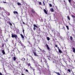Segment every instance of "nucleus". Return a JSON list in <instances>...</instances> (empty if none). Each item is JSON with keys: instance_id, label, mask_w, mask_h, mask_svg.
I'll use <instances>...</instances> for the list:
<instances>
[{"instance_id": "nucleus-1", "label": "nucleus", "mask_w": 75, "mask_h": 75, "mask_svg": "<svg viewBox=\"0 0 75 75\" xmlns=\"http://www.w3.org/2000/svg\"><path fill=\"white\" fill-rule=\"evenodd\" d=\"M11 37H12V38H15L16 40H17V38H18V37L17 36V35L16 34L13 35V34H11Z\"/></svg>"}, {"instance_id": "nucleus-2", "label": "nucleus", "mask_w": 75, "mask_h": 75, "mask_svg": "<svg viewBox=\"0 0 75 75\" xmlns=\"http://www.w3.org/2000/svg\"><path fill=\"white\" fill-rule=\"evenodd\" d=\"M13 13L14 14H16V16H18V12L17 11H14L13 12Z\"/></svg>"}, {"instance_id": "nucleus-3", "label": "nucleus", "mask_w": 75, "mask_h": 75, "mask_svg": "<svg viewBox=\"0 0 75 75\" xmlns=\"http://www.w3.org/2000/svg\"><path fill=\"white\" fill-rule=\"evenodd\" d=\"M46 47H47V49L48 50H50V47H49V46H48V45L47 44H46Z\"/></svg>"}, {"instance_id": "nucleus-4", "label": "nucleus", "mask_w": 75, "mask_h": 75, "mask_svg": "<svg viewBox=\"0 0 75 75\" xmlns=\"http://www.w3.org/2000/svg\"><path fill=\"white\" fill-rule=\"evenodd\" d=\"M1 51H2V54H4V55L5 54V52H4V50H1Z\"/></svg>"}, {"instance_id": "nucleus-5", "label": "nucleus", "mask_w": 75, "mask_h": 75, "mask_svg": "<svg viewBox=\"0 0 75 75\" xmlns=\"http://www.w3.org/2000/svg\"><path fill=\"white\" fill-rule=\"evenodd\" d=\"M33 53L34 54V55H35V56H37V54H36V52H34V51H33Z\"/></svg>"}, {"instance_id": "nucleus-6", "label": "nucleus", "mask_w": 75, "mask_h": 75, "mask_svg": "<svg viewBox=\"0 0 75 75\" xmlns=\"http://www.w3.org/2000/svg\"><path fill=\"white\" fill-rule=\"evenodd\" d=\"M31 11L33 14H35V11H34V10L33 9Z\"/></svg>"}, {"instance_id": "nucleus-7", "label": "nucleus", "mask_w": 75, "mask_h": 75, "mask_svg": "<svg viewBox=\"0 0 75 75\" xmlns=\"http://www.w3.org/2000/svg\"><path fill=\"white\" fill-rule=\"evenodd\" d=\"M73 50V51L74 53H75V48L74 47H73L72 48Z\"/></svg>"}, {"instance_id": "nucleus-8", "label": "nucleus", "mask_w": 75, "mask_h": 75, "mask_svg": "<svg viewBox=\"0 0 75 75\" xmlns=\"http://www.w3.org/2000/svg\"><path fill=\"white\" fill-rule=\"evenodd\" d=\"M44 12L46 14H47V11L45 9H44Z\"/></svg>"}, {"instance_id": "nucleus-9", "label": "nucleus", "mask_w": 75, "mask_h": 75, "mask_svg": "<svg viewBox=\"0 0 75 75\" xmlns=\"http://www.w3.org/2000/svg\"><path fill=\"white\" fill-rule=\"evenodd\" d=\"M67 19H68V20L69 21L70 20L71 18H70V17L69 16H67Z\"/></svg>"}, {"instance_id": "nucleus-10", "label": "nucleus", "mask_w": 75, "mask_h": 75, "mask_svg": "<svg viewBox=\"0 0 75 75\" xmlns=\"http://www.w3.org/2000/svg\"><path fill=\"white\" fill-rule=\"evenodd\" d=\"M50 10H51V11L52 12H54V9H53V8H51Z\"/></svg>"}, {"instance_id": "nucleus-11", "label": "nucleus", "mask_w": 75, "mask_h": 75, "mask_svg": "<svg viewBox=\"0 0 75 75\" xmlns=\"http://www.w3.org/2000/svg\"><path fill=\"white\" fill-rule=\"evenodd\" d=\"M6 14H7V15L8 16H10V13H9L8 12H6Z\"/></svg>"}, {"instance_id": "nucleus-12", "label": "nucleus", "mask_w": 75, "mask_h": 75, "mask_svg": "<svg viewBox=\"0 0 75 75\" xmlns=\"http://www.w3.org/2000/svg\"><path fill=\"white\" fill-rule=\"evenodd\" d=\"M21 37L23 39H24V36H23V34H21Z\"/></svg>"}, {"instance_id": "nucleus-13", "label": "nucleus", "mask_w": 75, "mask_h": 75, "mask_svg": "<svg viewBox=\"0 0 75 75\" xmlns=\"http://www.w3.org/2000/svg\"><path fill=\"white\" fill-rule=\"evenodd\" d=\"M59 50V53H62V51L61 50H60L59 49H58Z\"/></svg>"}, {"instance_id": "nucleus-14", "label": "nucleus", "mask_w": 75, "mask_h": 75, "mask_svg": "<svg viewBox=\"0 0 75 75\" xmlns=\"http://www.w3.org/2000/svg\"><path fill=\"white\" fill-rule=\"evenodd\" d=\"M70 39L71 41H72V40H73V38H72V36H70Z\"/></svg>"}, {"instance_id": "nucleus-15", "label": "nucleus", "mask_w": 75, "mask_h": 75, "mask_svg": "<svg viewBox=\"0 0 75 75\" xmlns=\"http://www.w3.org/2000/svg\"><path fill=\"white\" fill-rule=\"evenodd\" d=\"M16 60V57H13V61H15Z\"/></svg>"}, {"instance_id": "nucleus-16", "label": "nucleus", "mask_w": 75, "mask_h": 75, "mask_svg": "<svg viewBox=\"0 0 75 75\" xmlns=\"http://www.w3.org/2000/svg\"><path fill=\"white\" fill-rule=\"evenodd\" d=\"M55 74H57V75H61L59 72H55Z\"/></svg>"}, {"instance_id": "nucleus-17", "label": "nucleus", "mask_w": 75, "mask_h": 75, "mask_svg": "<svg viewBox=\"0 0 75 75\" xmlns=\"http://www.w3.org/2000/svg\"><path fill=\"white\" fill-rule=\"evenodd\" d=\"M33 26H34V27H36V28H38V26H36V25L35 24H34L33 25Z\"/></svg>"}, {"instance_id": "nucleus-18", "label": "nucleus", "mask_w": 75, "mask_h": 75, "mask_svg": "<svg viewBox=\"0 0 75 75\" xmlns=\"http://www.w3.org/2000/svg\"><path fill=\"white\" fill-rule=\"evenodd\" d=\"M47 41H49V40H50V38L49 37H47Z\"/></svg>"}, {"instance_id": "nucleus-19", "label": "nucleus", "mask_w": 75, "mask_h": 75, "mask_svg": "<svg viewBox=\"0 0 75 75\" xmlns=\"http://www.w3.org/2000/svg\"><path fill=\"white\" fill-rule=\"evenodd\" d=\"M17 4H18V6H20V5H21V3H20L19 2H18L17 3Z\"/></svg>"}, {"instance_id": "nucleus-20", "label": "nucleus", "mask_w": 75, "mask_h": 75, "mask_svg": "<svg viewBox=\"0 0 75 75\" xmlns=\"http://www.w3.org/2000/svg\"><path fill=\"white\" fill-rule=\"evenodd\" d=\"M8 23H9V24L10 25H11V26H12V24H11V23L10 22H8Z\"/></svg>"}, {"instance_id": "nucleus-21", "label": "nucleus", "mask_w": 75, "mask_h": 75, "mask_svg": "<svg viewBox=\"0 0 75 75\" xmlns=\"http://www.w3.org/2000/svg\"><path fill=\"white\" fill-rule=\"evenodd\" d=\"M66 27L67 28L68 30H69V27H68V26L66 25Z\"/></svg>"}, {"instance_id": "nucleus-22", "label": "nucleus", "mask_w": 75, "mask_h": 75, "mask_svg": "<svg viewBox=\"0 0 75 75\" xmlns=\"http://www.w3.org/2000/svg\"><path fill=\"white\" fill-rule=\"evenodd\" d=\"M4 43H2V47H3V48H4Z\"/></svg>"}, {"instance_id": "nucleus-23", "label": "nucleus", "mask_w": 75, "mask_h": 75, "mask_svg": "<svg viewBox=\"0 0 75 75\" xmlns=\"http://www.w3.org/2000/svg\"><path fill=\"white\" fill-rule=\"evenodd\" d=\"M31 69H33V71H34L35 69H34V68H33V67H31Z\"/></svg>"}, {"instance_id": "nucleus-24", "label": "nucleus", "mask_w": 75, "mask_h": 75, "mask_svg": "<svg viewBox=\"0 0 75 75\" xmlns=\"http://www.w3.org/2000/svg\"><path fill=\"white\" fill-rule=\"evenodd\" d=\"M71 16L72 18H75V16L73 15H71Z\"/></svg>"}, {"instance_id": "nucleus-25", "label": "nucleus", "mask_w": 75, "mask_h": 75, "mask_svg": "<svg viewBox=\"0 0 75 75\" xmlns=\"http://www.w3.org/2000/svg\"><path fill=\"white\" fill-rule=\"evenodd\" d=\"M21 45L22 47H24V45L23 44V43H21Z\"/></svg>"}, {"instance_id": "nucleus-26", "label": "nucleus", "mask_w": 75, "mask_h": 75, "mask_svg": "<svg viewBox=\"0 0 75 75\" xmlns=\"http://www.w3.org/2000/svg\"><path fill=\"white\" fill-rule=\"evenodd\" d=\"M67 71L68 72H71V70H70V69H68Z\"/></svg>"}, {"instance_id": "nucleus-27", "label": "nucleus", "mask_w": 75, "mask_h": 75, "mask_svg": "<svg viewBox=\"0 0 75 75\" xmlns=\"http://www.w3.org/2000/svg\"><path fill=\"white\" fill-rule=\"evenodd\" d=\"M43 4L44 6H45V2H44V1H43Z\"/></svg>"}, {"instance_id": "nucleus-28", "label": "nucleus", "mask_w": 75, "mask_h": 75, "mask_svg": "<svg viewBox=\"0 0 75 75\" xmlns=\"http://www.w3.org/2000/svg\"><path fill=\"white\" fill-rule=\"evenodd\" d=\"M69 2L70 3H71V0H68Z\"/></svg>"}, {"instance_id": "nucleus-29", "label": "nucleus", "mask_w": 75, "mask_h": 75, "mask_svg": "<svg viewBox=\"0 0 75 75\" xmlns=\"http://www.w3.org/2000/svg\"><path fill=\"white\" fill-rule=\"evenodd\" d=\"M35 27H34V28H33V29L34 30H35Z\"/></svg>"}, {"instance_id": "nucleus-30", "label": "nucleus", "mask_w": 75, "mask_h": 75, "mask_svg": "<svg viewBox=\"0 0 75 75\" xmlns=\"http://www.w3.org/2000/svg\"><path fill=\"white\" fill-rule=\"evenodd\" d=\"M25 71H26V72H28V70L27 69H25Z\"/></svg>"}, {"instance_id": "nucleus-31", "label": "nucleus", "mask_w": 75, "mask_h": 75, "mask_svg": "<svg viewBox=\"0 0 75 75\" xmlns=\"http://www.w3.org/2000/svg\"><path fill=\"white\" fill-rule=\"evenodd\" d=\"M39 4L40 5H41V4H42L41 3V2H39Z\"/></svg>"}, {"instance_id": "nucleus-32", "label": "nucleus", "mask_w": 75, "mask_h": 75, "mask_svg": "<svg viewBox=\"0 0 75 75\" xmlns=\"http://www.w3.org/2000/svg\"><path fill=\"white\" fill-rule=\"evenodd\" d=\"M49 5L51 7H52V4H50Z\"/></svg>"}, {"instance_id": "nucleus-33", "label": "nucleus", "mask_w": 75, "mask_h": 75, "mask_svg": "<svg viewBox=\"0 0 75 75\" xmlns=\"http://www.w3.org/2000/svg\"><path fill=\"white\" fill-rule=\"evenodd\" d=\"M23 33L24 34V30H23Z\"/></svg>"}, {"instance_id": "nucleus-34", "label": "nucleus", "mask_w": 75, "mask_h": 75, "mask_svg": "<svg viewBox=\"0 0 75 75\" xmlns=\"http://www.w3.org/2000/svg\"><path fill=\"white\" fill-rule=\"evenodd\" d=\"M30 65H31V64H30V63H29V64H28V66H30Z\"/></svg>"}, {"instance_id": "nucleus-35", "label": "nucleus", "mask_w": 75, "mask_h": 75, "mask_svg": "<svg viewBox=\"0 0 75 75\" xmlns=\"http://www.w3.org/2000/svg\"><path fill=\"white\" fill-rule=\"evenodd\" d=\"M31 16L32 17H34V16H33V14H32V13H31Z\"/></svg>"}, {"instance_id": "nucleus-36", "label": "nucleus", "mask_w": 75, "mask_h": 75, "mask_svg": "<svg viewBox=\"0 0 75 75\" xmlns=\"http://www.w3.org/2000/svg\"><path fill=\"white\" fill-rule=\"evenodd\" d=\"M41 20L42 22V21H43V20L42 19V18H41Z\"/></svg>"}, {"instance_id": "nucleus-37", "label": "nucleus", "mask_w": 75, "mask_h": 75, "mask_svg": "<svg viewBox=\"0 0 75 75\" xmlns=\"http://www.w3.org/2000/svg\"><path fill=\"white\" fill-rule=\"evenodd\" d=\"M23 24H25V23H24V22H23Z\"/></svg>"}, {"instance_id": "nucleus-38", "label": "nucleus", "mask_w": 75, "mask_h": 75, "mask_svg": "<svg viewBox=\"0 0 75 75\" xmlns=\"http://www.w3.org/2000/svg\"><path fill=\"white\" fill-rule=\"evenodd\" d=\"M55 47H58V45H56L55 46Z\"/></svg>"}, {"instance_id": "nucleus-39", "label": "nucleus", "mask_w": 75, "mask_h": 75, "mask_svg": "<svg viewBox=\"0 0 75 75\" xmlns=\"http://www.w3.org/2000/svg\"><path fill=\"white\" fill-rule=\"evenodd\" d=\"M3 3H6V2H3Z\"/></svg>"}, {"instance_id": "nucleus-40", "label": "nucleus", "mask_w": 75, "mask_h": 75, "mask_svg": "<svg viewBox=\"0 0 75 75\" xmlns=\"http://www.w3.org/2000/svg\"><path fill=\"white\" fill-rule=\"evenodd\" d=\"M53 40L54 41V42H55V40L54 39H53Z\"/></svg>"}, {"instance_id": "nucleus-41", "label": "nucleus", "mask_w": 75, "mask_h": 75, "mask_svg": "<svg viewBox=\"0 0 75 75\" xmlns=\"http://www.w3.org/2000/svg\"><path fill=\"white\" fill-rule=\"evenodd\" d=\"M23 59H24V60H25V58H24Z\"/></svg>"}, {"instance_id": "nucleus-42", "label": "nucleus", "mask_w": 75, "mask_h": 75, "mask_svg": "<svg viewBox=\"0 0 75 75\" xmlns=\"http://www.w3.org/2000/svg\"><path fill=\"white\" fill-rule=\"evenodd\" d=\"M13 55L12 54V55H11V56H12V57H13Z\"/></svg>"}, {"instance_id": "nucleus-43", "label": "nucleus", "mask_w": 75, "mask_h": 75, "mask_svg": "<svg viewBox=\"0 0 75 75\" xmlns=\"http://www.w3.org/2000/svg\"><path fill=\"white\" fill-rule=\"evenodd\" d=\"M64 1L65 3V1Z\"/></svg>"}, {"instance_id": "nucleus-44", "label": "nucleus", "mask_w": 75, "mask_h": 75, "mask_svg": "<svg viewBox=\"0 0 75 75\" xmlns=\"http://www.w3.org/2000/svg\"><path fill=\"white\" fill-rule=\"evenodd\" d=\"M63 28H64V27H63Z\"/></svg>"}, {"instance_id": "nucleus-45", "label": "nucleus", "mask_w": 75, "mask_h": 75, "mask_svg": "<svg viewBox=\"0 0 75 75\" xmlns=\"http://www.w3.org/2000/svg\"><path fill=\"white\" fill-rule=\"evenodd\" d=\"M58 48H59V47H58Z\"/></svg>"}, {"instance_id": "nucleus-46", "label": "nucleus", "mask_w": 75, "mask_h": 75, "mask_svg": "<svg viewBox=\"0 0 75 75\" xmlns=\"http://www.w3.org/2000/svg\"><path fill=\"white\" fill-rule=\"evenodd\" d=\"M0 47H1V45H0Z\"/></svg>"}]
</instances>
